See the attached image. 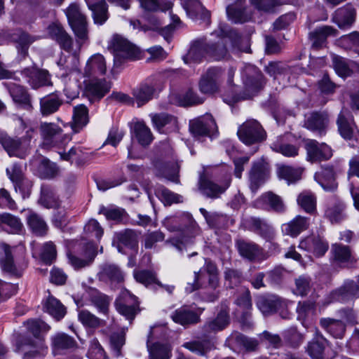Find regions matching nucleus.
Returning a JSON list of instances; mask_svg holds the SVG:
<instances>
[{
  "instance_id": "1",
  "label": "nucleus",
  "mask_w": 359,
  "mask_h": 359,
  "mask_svg": "<svg viewBox=\"0 0 359 359\" xmlns=\"http://www.w3.org/2000/svg\"><path fill=\"white\" fill-rule=\"evenodd\" d=\"M163 225L170 231H179L183 234L181 240L170 239L165 241L166 244H170L180 252H182L186 243L191 242L192 238L198 233V225L189 213L167 217L163 221Z\"/></svg>"
},
{
  "instance_id": "2",
  "label": "nucleus",
  "mask_w": 359,
  "mask_h": 359,
  "mask_svg": "<svg viewBox=\"0 0 359 359\" xmlns=\"http://www.w3.org/2000/svg\"><path fill=\"white\" fill-rule=\"evenodd\" d=\"M108 48L114 55V67H119L128 60H136L140 55L138 48L119 35L112 37Z\"/></svg>"
},
{
  "instance_id": "3",
  "label": "nucleus",
  "mask_w": 359,
  "mask_h": 359,
  "mask_svg": "<svg viewBox=\"0 0 359 359\" xmlns=\"http://www.w3.org/2000/svg\"><path fill=\"white\" fill-rule=\"evenodd\" d=\"M39 133L42 138L41 147L45 149L58 147L64 141L70 140L69 136L64 134L62 128L55 123H41Z\"/></svg>"
},
{
  "instance_id": "4",
  "label": "nucleus",
  "mask_w": 359,
  "mask_h": 359,
  "mask_svg": "<svg viewBox=\"0 0 359 359\" xmlns=\"http://www.w3.org/2000/svg\"><path fill=\"white\" fill-rule=\"evenodd\" d=\"M239 139L245 144L250 145L264 140L266 133L260 123L250 119L243 123L237 132Z\"/></svg>"
},
{
  "instance_id": "5",
  "label": "nucleus",
  "mask_w": 359,
  "mask_h": 359,
  "mask_svg": "<svg viewBox=\"0 0 359 359\" xmlns=\"http://www.w3.org/2000/svg\"><path fill=\"white\" fill-rule=\"evenodd\" d=\"M222 34H217L219 36L216 42H211L208 43V56L215 60H221L226 58L228 56V50L226 43L231 40V38L235 37L233 41V46H238V41L240 39L238 33L236 31H230L229 34H224L221 31Z\"/></svg>"
},
{
  "instance_id": "6",
  "label": "nucleus",
  "mask_w": 359,
  "mask_h": 359,
  "mask_svg": "<svg viewBox=\"0 0 359 359\" xmlns=\"http://www.w3.org/2000/svg\"><path fill=\"white\" fill-rule=\"evenodd\" d=\"M114 304L117 311L130 323L139 311L137 297L127 290L121 292Z\"/></svg>"
},
{
  "instance_id": "7",
  "label": "nucleus",
  "mask_w": 359,
  "mask_h": 359,
  "mask_svg": "<svg viewBox=\"0 0 359 359\" xmlns=\"http://www.w3.org/2000/svg\"><path fill=\"white\" fill-rule=\"evenodd\" d=\"M69 22L75 34L80 39L87 38V22L86 16L81 13L76 4H72L66 10Z\"/></svg>"
},
{
  "instance_id": "8",
  "label": "nucleus",
  "mask_w": 359,
  "mask_h": 359,
  "mask_svg": "<svg viewBox=\"0 0 359 359\" xmlns=\"http://www.w3.org/2000/svg\"><path fill=\"white\" fill-rule=\"evenodd\" d=\"M231 181V175L229 169L224 172L220 184L214 182L201 178L200 180V189L204 195L210 198H218L229 187Z\"/></svg>"
},
{
  "instance_id": "9",
  "label": "nucleus",
  "mask_w": 359,
  "mask_h": 359,
  "mask_svg": "<svg viewBox=\"0 0 359 359\" xmlns=\"http://www.w3.org/2000/svg\"><path fill=\"white\" fill-rule=\"evenodd\" d=\"M21 75L26 82L34 89L50 86V76L48 71L40 69L35 66L26 67L21 71Z\"/></svg>"
},
{
  "instance_id": "10",
  "label": "nucleus",
  "mask_w": 359,
  "mask_h": 359,
  "mask_svg": "<svg viewBox=\"0 0 359 359\" xmlns=\"http://www.w3.org/2000/svg\"><path fill=\"white\" fill-rule=\"evenodd\" d=\"M107 72V64L104 56L100 53L88 58L83 69V77L87 79H97Z\"/></svg>"
},
{
  "instance_id": "11",
  "label": "nucleus",
  "mask_w": 359,
  "mask_h": 359,
  "mask_svg": "<svg viewBox=\"0 0 359 359\" xmlns=\"http://www.w3.org/2000/svg\"><path fill=\"white\" fill-rule=\"evenodd\" d=\"M222 71L217 68L209 69L202 75L199 81V89L204 94L217 93L221 83Z\"/></svg>"
},
{
  "instance_id": "12",
  "label": "nucleus",
  "mask_w": 359,
  "mask_h": 359,
  "mask_svg": "<svg viewBox=\"0 0 359 359\" xmlns=\"http://www.w3.org/2000/svg\"><path fill=\"white\" fill-rule=\"evenodd\" d=\"M216 129V123L210 114L193 120L189 124V130L195 137L210 136Z\"/></svg>"
},
{
  "instance_id": "13",
  "label": "nucleus",
  "mask_w": 359,
  "mask_h": 359,
  "mask_svg": "<svg viewBox=\"0 0 359 359\" xmlns=\"http://www.w3.org/2000/svg\"><path fill=\"white\" fill-rule=\"evenodd\" d=\"M170 317L175 323L185 327L196 325L201 321V313H198L189 306H182L177 309Z\"/></svg>"
},
{
  "instance_id": "14",
  "label": "nucleus",
  "mask_w": 359,
  "mask_h": 359,
  "mask_svg": "<svg viewBox=\"0 0 359 359\" xmlns=\"http://www.w3.org/2000/svg\"><path fill=\"white\" fill-rule=\"evenodd\" d=\"M230 323L229 311L221 309L213 319L208 320L202 327L203 335L208 337L210 334L225 329Z\"/></svg>"
},
{
  "instance_id": "15",
  "label": "nucleus",
  "mask_w": 359,
  "mask_h": 359,
  "mask_svg": "<svg viewBox=\"0 0 359 359\" xmlns=\"http://www.w3.org/2000/svg\"><path fill=\"white\" fill-rule=\"evenodd\" d=\"M0 266L4 273L16 277L21 276L23 272V268L15 264L11 248L6 243L0 245Z\"/></svg>"
},
{
  "instance_id": "16",
  "label": "nucleus",
  "mask_w": 359,
  "mask_h": 359,
  "mask_svg": "<svg viewBox=\"0 0 359 359\" xmlns=\"http://www.w3.org/2000/svg\"><path fill=\"white\" fill-rule=\"evenodd\" d=\"M305 148L307 158L311 162L327 160L332 156L331 148L326 144H319L316 140H308Z\"/></svg>"
},
{
  "instance_id": "17",
  "label": "nucleus",
  "mask_w": 359,
  "mask_h": 359,
  "mask_svg": "<svg viewBox=\"0 0 359 359\" xmlns=\"http://www.w3.org/2000/svg\"><path fill=\"white\" fill-rule=\"evenodd\" d=\"M329 345L327 339L317 330L313 339L309 341L306 352L311 359H325V350Z\"/></svg>"
},
{
  "instance_id": "18",
  "label": "nucleus",
  "mask_w": 359,
  "mask_h": 359,
  "mask_svg": "<svg viewBox=\"0 0 359 359\" xmlns=\"http://www.w3.org/2000/svg\"><path fill=\"white\" fill-rule=\"evenodd\" d=\"M337 124L341 136L345 140H351L355 136L356 129L353 117L347 109H342L339 113Z\"/></svg>"
},
{
  "instance_id": "19",
  "label": "nucleus",
  "mask_w": 359,
  "mask_h": 359,
  "mask_svg": "<svg viewBox=\"0 0 359 359\" xmlns=\"http://www.w3.org/2000/svg\"><path fill=\"white\" fill-rule=\"evenodd\" d=\"M236 246L241 257L250 260L266 259L263 249L255 243L245 240H238Z\"/></svg>"
},
{
  "instance_id": "20",
  "label": "nucleus",
  "mask_w": 359,
  "mask_h": 359,
  "mask_svg": "<svg viewBox=\"0 0 359 359\" xmlns=\"http://www.w3.org/2000/svg\"><path fill=\"white\" fill-rule=\"evenodd\" d=\"M334 262L341 267H352L357 259L351 254L349 247L341 244H334L332 246Z\"/></svg>"
},
{
  "instance_id": "21",
  "label": "nucleus",
  "mask_w": 359,
  "mask_h": 359,
  "mask_svg": "<svg viewBox=\"0 0 359 359\" xmlns=\"http://www.w3.org/2000/svg\"><path fill=\"white\" fill-rule=\"evenodd\" d=\"M243 76L245 86L252 94L261 89L264 84L263 75L253 65L245 67Z\"/></svg>"
},
{
  "instance_id": "22",
  "label": "nucleus",
  "mask_w": 359,
  "mask_h": 359,
  "mask_svg": "<svg viewBox=\"0 0 359 359\" xmlns=\"http://www.w3.org/2000/svg\"><path fill=\"white\" fill-rule=\"evenodd\" d=\"M329 123V118L325 112H312L306 116L304 126L320 135L325 134Z\"/></svg>"
},
{
  "instance_id": "23",
  "label": "nucleus",
  "mask_w": 359,
  "mask_h": 359,
  "mask_svg": "<svg viewBox=\"0 0 359 359\" xmlns=\"http://www.w3.org/2000/svg\"><path fill=\"white\" fill-rule=\"evenodd\" d=\"M8 91L18 107L27 111L32 109V97L25 87L12 83L8 87Z\"/></svg>"
},
{
  "instance_id": "24",
  "label": "nucleus",
  "mask_w": 359,
  "mask_h": 359,
  "mask_svg": "<svg viewBox=\"0 0 359 359\" xmlns=\"http://www.w3.org/2000/svg\"><path fill=\"white\" fill-rule=\"evenodd\" d=\"M338 33L337 29L329 25H323L316 28L309 34L312 41V47L316 49L324 47L327 43V38L328 36H336Z\"/></svg>"
},
{
  "instance_id": "25",
  "label": "nucleus",
  "mask_w": 359,
  "mask_h": 359,
  "mask_svg": "<svg viewBox=\"0 0 359 359\" xmlns=\"http://www.w3.org/2000/svg\"><path fill=\"white\" fill-rule=\"evenodd\" d=\"M98 276L101 280L111 284H118L124 281V273L118 266L114 264H104Z\"/></svg>"
},
{
  "instance_id": "26",
  "label": "nucleus",
  "mask_w": 359,
  "mask_h": 359,
  "mask_svg": "<svg viewBox=\"0 0 359 359\" xmlns=\"http://www.w3.org/2000/svg\"><path fill=\"white\" fill-rule=\"evenodd\" d=\"M299 247L320 257L327 252L328 244L319 236H309L300 242Z\"/></svg>"
},
{
  "instance_id": "27",
  "label": "nucleus",
  "mask_w": 359,
  "mask_h": 359,
  "mask_svg": "<svg viewBox=\"0 0 359 359\" xmlns=\"http://www.w3.org/2000/svg\"><path fill=\"white\" fill-rule=\"evenodd\" d=\"M355 10L350 5L337 9L333 17L332 22L340 29L350 27L355 21Z\"/></svg>"
},
{
  "instance_id": "28",
  "label": "nucleus",
  "mask_w": 359,
  "mask_h": 359,
  "mask_svg": "<svg viewBox=\"0 0 359 359\" xmlns=\"http://www.w3.org/2000/svg\"><path fill=\"white\" fill-rule=\"evenodd\" d=\"M205 270L209 274V286L214 291L210 294H206L204 299L208 302H215L219 298V292L216 290L219 286L218 270L217 266L210 260L205 259Z\"/></svg>"
},
{
  "instance_id": "29",
  "label": "nucleus",
  "mask_w": 359,
  "mask_h": 359,
  "mask_svg": "<svg viewBox=\"0 0 359 359\" xmlns=\"http://www.w3.org/2000/svg\"><path fill=\"white\" fill-rule=\"evenodd\" d=\"M320 327L327 333L337 339H341L346 331V325L341 320L332 318H322L320 319Z\"/></svg>"
},
{
  "instance_id": "30",
  "label": "nucleus",
  "mask_w": 359,
  "mask_h": 359,
  "mask_svg": "<svg viewBox=\"0 0 359 359\" xmlns=\"http://www.w3.org/2000/svg\"><path fill=\"white\" fill-rule=\"evenodd\" d=\"M314 178L325 191H333L337 188L334 172L332 167L323 168L320 172L315 174Z\"/></svg>"
},
{
  "instance_id": "31",
  "label": "nucleus",
  "mask_w": 359,
  "mask_h": 359,
  "mask_svg": "<svg viewBox=\"0 0 359 359\" xmlns=\"http://www.w3.org/2000/svg\"><path fill=\"white\" fill-rule=\"evenodd\" d=\"M257 306L264 315H269L285 306V301L278 296L260 297L257 299Z\"/></svg>"
},
{
  "instance_id": "32",
  "label": "nucleus",
  "mask_w": 359,
  "mask_h": 359,
  "mask_svg": "<svg viewBox=\"0 0 359 359\" xmlns=\"http://www.w3.org/2000/svg\"><path fill=\"white\" fill-rule=\"evenodd\" d=\"M84 82L86 83V92L98 99L104 97L111 88L109 83L104 79H86Z\"/></svg>"
},
{
  "instance_id": "33",
  "label": "nucleus",
  "mask_w": 359,
  "mask_h": 359,
  "mask_svg": "<svg viewBox=\"0 0 359 359\" xmlns=\"http://www.w3.org/2000/svg\"><path fill=\"white\" fill-rule=\"evenodd\" d=\"M206 55H208V43L205 39L199 38L192 42L184 60L186 62L187 60L200 62Z\"/></svg>"
},
{
  "instance_id": "34",
  "label": "nucleus",
  "mask_w": 359,
  "mask_h": 359,
  "mask_svg": "<svg viewBox=\"0 0 359 359\" xmlns=\"http://www.w3.org/2000/svg\"><path fill=\"white\" fill-rule=\"evenodd\" d=\"M21 348L25 351V359H34L44 356L48 351V348L41 340L38 342L26 340Z\"/></svg>"
},
{
  "instance_id": "35",
  "label": "nucleus",
  "mask_w": 359,
  "mask_h": 359,
  "mask_svg": "<svg viewBox=\"0 0 359 359\" xmlns=\"http://www.w3.org/2000/svg\"><path fill=\"white\" fill-rule=\"evenodd\" d=\"M154 126L162 133L172 129L177 126V119L175 116L166 113H160L151 115Z\"/></svg>"
},
{
  "instance_id": "36",
  "label": "nucleus",
  "mask_w": 359,
  "mask_h": 359,
  "mask_svg": "<svg viewBox=\"0 0 359 359\" xmlns=\"http://www.w3.org/2000/svg\"><path fill=\"white\" fill-rule=\"evenodd\" d=\"M27 222L28 226L35 235L43 236L47 233L48 225L44 219L37 213L29 211L27 216Z\"/></svg>"
},
{
  "instance_id": "37",
  "label": "nucleus",
  "mask_w": 359,
  "mask_h": 359,
  "mask_svg": "<svg viewBox=\"0 0 359 359\" xmlns=\"http://www.w3.org/2000/svg\"><path fill=\"white\" fill-rule=\"evenodd\" d=\"M43 309L57 320H60L66 314V308L56 298L49 295L43 303Z\"/></svg>"
},
{
  "instance_id": "38",
  "label": "nucleus",
  "mask_w": 359,
  "mask_h": 359,
  "mask_svg": "<svg viewBox=\"0 0 359 359\" xmlns=\"http://www.w3.org/2000/svg\"><path fill=\"white\" fill-rule=\"evenodd\" d=\"M309 226L308 218L297 216L292 221L283 225L284 231L291 236H297L302 231L306 230Z\"/></svg>"
},
{
  "instance_id": "39",
  "label": "nucleus",
  "mask_w": 359,
  "mask_h": 359,
  "mask_svg": "<svg viewBox=\"0 0 359 359\" xmlns=\"http://www.w3.org/2000/svg\"><path fill=\"white\" fill-rule=\"evenodd\" d=\"M88 123V110L83 104L74 108L73 122L72 128L74 133H79Z\"/></svg>"
},
{
  "instance_id": "40",
  "label": "nucleus",
  "mask_w": 359,
  "mask_h": 359,
  "mask_svg": "<svg viewBox=\"0 0 359 359\" xmlns=\"http://www.w3.org/2000/svg\"><path fill=\"white\" fill-rule=\"evenodd\" d=\"M0 143L10 156H16L20 158L25 157V154L20 151L22 145L20 138L2 136L0 137Z\"/></svg>"
},
{
  "instance_id": "41",
  "label": "nucleus",
  "mask_w": 359,
  "mask_h": 359,
  "mask_svg": "<svg viewBox=\"0 0 359 359\" xmlns=\"http://www.w3.org/2000/svg\"><path fill=\"white\" fill-rule=\"evenodd\" d=\"M183 346L200 355H204L215 348L212 339L186 342L183 344Z\"/></svg>"
},
{
  "instance_id": "42",
  "label": "nucleus",
  "mask_w": 359,
  "mask_h": 359,
  "mask_svg": "<svg viewBox=\"0 0 359 359\" xmlns=\"http://www.w3.org/2000/svg\"><path fill=\"white\" fill-rule=\"evenodd\" d=\"M252 228L253 231L264 238L266 241L271 242L276 237L273 228L265 221L259 218H254L252 220Z\"/></svg>"
},
{
  "instance_id": "43",
  "label": "nucleus",
  "mask_w": 359,
  "mask_h": 359,
  "mask_svg": "<svg viewBox=\"0 0 359 359\" xmlns=\"http://www.w3.org/2000/svg\"><path fill=\"white\" fill-rule=\"evenodd\" d=\"M265 168L262 162L258 161L252 165L250 172V189L252 191L258 189L261 184L264 181Z\"/></svg>"
},
{
  "instance_id": "44",
  "label": "nucleus",
  "mask_w": 359,
  "mask_h": 359,
  "mask_svg": "<svg viewBox=\"0 0 359 359\" xmlns=\"http://www.w3.org/2000/svg\"><path fill=\"white\" fill-rule=\"evenodd\" d=\"M154 91L155 89L153 86L148 83H142L138 88L133 90V99L139 107H142L152 98Z\"/></svg>"
},
{
  "instance_id": "45",
  "label": "nucleus",
  "mask_w": 359,
  "mask_h": 359,
  "mask_svg": "<svg viewBox=\"0 0 359 359\" xmlns=\"http://www.w3.org/2000/svg\"><path fill=\"white\" fill-rule=\"evenodd\" d=\"M231 343L243 346L248 351H256L259 343L256 339L249 338L238 332H233L229 337Z\"/></svg>"
},
{
  "instance_id": "46",
  "label": "nucleus",
  "mask_w": 359,
  "mask_h": 359,
  "mask_svg": "<svg viewBox=\"0 0 359 359\" xmlns=\"http://www.w3.org/2000/svg\"><path fill=\"white\" fill-rule=\"evenodd\" d=\"M155 168L157 170L156 175L163 177L172 182H177L179 172L177 163L172 162L166 164L157 163Z\"/></svg>"
},
{
  "instance_id": "47",
  "label": "nucleus",
  "mask_w": 359,
  "mask_h": 359,
  "mask_svg": "<svg viewBox=\"0 0 359 359\" xmlns=\"http://www.w3.org/2000/svg\"><path fill=\"white\" fill-rule=\"evenodd\" d=\"M344 209L345 205L341 202L337 201L327 205L325 211V217L332 224L339 223L345 218Z\"/></svg>"
},
{
  "instance_id": "48",
  "label": "nucleus",
  "mask_w": 359,
  "mask_h": 359,
  "mask_svg": "<svg viewBox=\"0 0 359 359\" xmlns=\"http://www.w3.org/2000/svg\"><path fill=\"white\" fill-rule=\"evenodd\" d=\"M63 103L62 100L57 95H49L40 101L41 112L43 116H48L56 112Z\"/></svg>"
},
{
  "instance_id": "49",
  "label": "nucleus",
  "mask_w": 359,
  "mask_h": 359,
  "mask_svg": "<svg viewBox=\"0 0 359 359\" xmlns=\"http://www.w3.org/2000/svg\"><path fill=\"white\" fill-rule=\"evenodd\" d=\"M52 345L55 351L74 348L77 343L74 338L65 333H57L52 337Z\"/></svg>"
},
{
  "instance_id": "50",
  "label": "nucleus",
  "mask_w": 359,
  "mask_h": 359,
  "mask_svg": "<svg viewBox=\"0 0 359 359\" xmlns=\"http://www.w3.org/2000/svg\"><path fill=\"white\" fill-rule=\"evenodd\" d=\"M39 203L46 208H55L59 205L58 198L49 186L43 185Z\"/></svg>"
},
{
  "instance_id": "51",
  "label": "nucleus",
  "mask_w": 359,
  "mask_h": 359,
  "mask_svg": "<svg viewBox=\"0 0 359 359\" xmlns=\"http://www.w3.org/2000/svg\"><path fill=\"white\" fill-rule=\"evenodd\" d=\"M182 6L187 15L191 18H196L198 16H203L204 18H209L210 16L208 11H205L198 0H182Z\"/></svg>"
},
{
  "instance_id": "52",
  "label": "nucleus",
  "mask_w": 359,
  "mask_h": 359,
  "mask_svg": "<svg viewBox=\"0 0 359 359\" xmlns=\"http://www.w3.org/2000/svg\"><path fill=\"white\" fill-rule=\"evenodd\" d=\"M152 333L153 330H151L147 341V347L150 355L149 359H168L170 349L167 344L154 343L152 346L149 345Z\"/></svg>"
},
{
  "instance_id": "53",
  "label": "nucleus",
  "mask_w": 359,
  "mask_h": 359,
  "mask_svg": "<svg viewBox=\"0 0 359 359\" xmlns=\"http://www.w3.org/2000/svg\"><path fill=\"white\" fill-rule=\"evenodd\" d=\"M244 4V1L238 0L235 4L229 6L226 8L228 17L236 23L243 22L247 20Z\"/></svg>"
},
{
  "instance_id": "54",
  "label": "nucleus",
  "mask_w": 359,
  "mask_h": 359,
  "mask_svg": "<svg viewBox=\"0 0 359 359\" xmlns=\"http://www.w3.org/2000/svg\"><path fill=\"white\" fill-rule=\"evenodd\" d=\"M88 8L92 11L93 18L95 24L102 25L107 20L108 6L104 0H99V2Z\"/></svg>"
},
{
  "instance_id": "55",
  "label": "nucleus",
  "mask_w": 359,
  "mask_h": 359,
  "mask_svg": "<svg viewBox=\"0 0 359 359\" xmlns=\"http://www.w3.org/2000/svg\"><path fill=\"white\" fill-rule=\"evenodd\" d=\"M138 1L143 9L150 12H165L170 10L172 6L170 1L165 0H138Z\"/></svg>"
},
{
  "instance_id": "56",
  "label": "nucleus",
  "mask_w": 359,
  "mask_h": 359,
  "mask_svg": "<svg viewBox=\"0 0 359 359\" xmlns=\"http://www.w3.org/2000/svg\"><path fill=\"white\" fill-rule=\"evenodd\" d=\"M133 131L141 145L147 146L151 142L153 138L151 130L143 122L136 123L134 125Z\"/></svg>"
},
{
  "instance_id": "57",
  "label": "nucleus",
  "mask_w": 359,
  "mask_h": 359,
  "mask_svg": "<svg viewBox=\"0 0 359 359\" xmlns=\"http://www.w3.org/2000/svg\"><path fill=\"white\" fill-rule=\"evenodd\" d=\"M120 244L130 248L135 249L137 247V234L132 229H125L116 234Z\"/></svg>"
},
{
  "instance_id": "58",
  "label": "nucleus",
  "mask_w": 359,
  "mask_h": 359,
  "mask_svg": "<svg viewBox=\"0 0 359 359\" xmlns=\"http://www.w3.org/2000/svg\"><path fill=\"white\" fill-rule=\"evenodd\" d=\"M155 194L165 205H171L172 203L182 202L181 196L170 191L163 186L156 189Z\"/></svg>"
},
{
  "instance_id": "59",
  "label": "nucleus",
  "mask_w": 359,
  "mask_h": 359,
  "mask_svg": "<svg viewBox=\"0 0 359 359\" xmlns=\"http://www.w3.org/2000/svg\"><path fill=\"white\" fill-rule=\"evenodd\" d=\"M78 317L84 326L90 328H98L105 325L104 320L97 318L87 310L79 311Z\"/></svg>"
},
{
  "instance_id": "60",
  "label": "nucleus",
  "mask_w": 359,
  "mask_h": 359,
  "mask_svg": "<svg viewBox=\"0 0 359 359\" xmlns=\"http://www.w3.org/2000/svg\"><path fill=\"white\" fill-rule=\"evenodd\" d=\"M297 203L308 213H313L316 210V198L311 192L301 193L297 198Z\"/></svg>"
},
{
  "instance_id": "61",
  "label": "nucleus",
  "mask_w": 359,
  "mask_h": 359,
  "mask_svg": "<svg viewBox=\"0 0 359 359\" xmlns=\"http://www.w3.org/2000/svg\"><path fill=\"white\" fill-rule=\"evenodd\" d=\"M99 213L104 215L107 220H111L116 223L121 222L126 217V211L120 208L102 206Z\"/></svg>"
},
{
  "instance_id": "62",
  "label": "nucleus",
  "mask_w": 359,
  "mask_h": 359,
  "mask_svg": "<svg viewBox=\"0 0 359 359\" xmlns=\"http://www.w3.org/2000/svg\"><path fill=\"white\" fill-rule=\"evenodd\" d=\"M135 280L144 285L146 287L157 285L163 287V285L158 280L156 274L150 271L143 270L134 273Z\"/></svg>"
},
{
  "instance_id": "63",
  "label": "nucleus",
  "mask_w": 359,
  "mask_h": 359,
  "mask_svg": "<svg viewBox=\"0 0 359 359\" xmlns=\"http://www.w3.org/2000/svg\"><path fill=\"white\" fill-rule=\"evenodd\" d=\"M333 67L337 74L341 77H346L351 74V64L345 58L334 55L332 57Z\"/></svg>"
},
{
  "instance_id": "64",
  "label": "nucleus",
  "mask_w": 359,
  "mask_h": 359,
  "mask_svg": "<svg viewBox=\"0 0 359 359\" xmlns=\"http://www.w3.org/2000/svg\"><path fill=\"white\" fill-rule=\"evenodd\" d=\"M87 356L89 359H107L105 351L97 338L90 341Z\"/></svg>"
}]
</instances>
